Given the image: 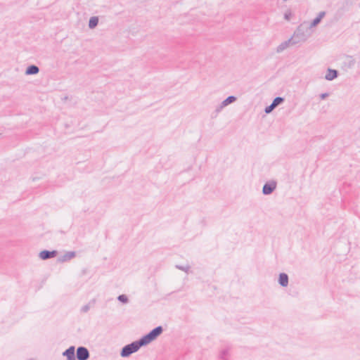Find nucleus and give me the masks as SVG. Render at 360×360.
Segmentation results:
<instances>
[{"instance_id":"obj_19","label":"nucleus","mask_w":360,"mask_h":360,"mask_svg":"<svg viewBox=\"0 0 360 360\" xmlns=\"http://www.w3.org/2000/svg\"><path fill=\"white\" fill-rule=\"evenodd\" d=\"M176 267L180 270H182V271L186 272V273H188L190 269V266L188 265H187V266L176 265Z\"/></svg>"},{"instance_id":"obj_22","label":"nucleus","mask_w":360,"mask_h":360,"mask_svg":"<svg viewBox=\"0 0 360 360\" xmlns=\"http://www.w3.org/2000/svg\"><path fill=\"white\" fill-rule=\"evenodd\" d=\"M328 96V93H323V94H321L320 95V98H321V99H325V98H326Z\"/></svg>"},{"instance_id":"obj_8","label":"nucleus","mask_w":360,"mask_h":360,"mask_svg":"<svg viewBox=\"0 0 360 360\" xmlns=\"http://www.w3.org/2000/svg\"><path fill=\"white\" fill-rule=\"evenodd\" d=\"M292 39L290 38L287 41L282 42L276 49L277 53H281L286 49L290 44H295V41H292Z\"/></svg>"},{"instance_id":"obj_12","label":"nucleus","mask_w":360,"mask_h":360,"mask_svg":"<svg viewBox=\"0 0 360 360\" xmlns=\"http://www.w3.org/2000/svg\"><path fill=\"white\" fill-rule=\"evenodd\" d=\"M278 283L282 287H286L288 285V276L285 273L279 274Z\"/></svg>"},{"instance_id":"obj_18","label":"nucleus","mask_w":360,"mask_h":360,"mask_svg":"<svg viewBox=\"0 0 360 360\" xmlns=\"http://www.w3.org/2000/svg\"><path fill=\"white\" fill-rule=\"evenodd\" d=\"M292 17V12L290 10H288L284 13V18L285 20L289 21L291 19Z\"/></svg>"},{"instance_id":"obj_20","label":"nucleus","mask_w":360,"mask_h":360,"mask_svg":"<svg viewBox=\"0 0 360 360\" xmlns=\"http://www.w3.org/2000/svg\"><path fill=\"white\" fill-rule=\"evenodd\" d=\"M90 304H87L82 307L81 311L83 313H86L90 309Z\"/></svg>"},{"instance_id":"obj_5","label":"nucleus","mask_w":360,"mask_h":360,"mask_svg":"<svg viewBox=\"0 0 360 360\" xmlns=\"http://www.w3.org/2000/svg\"><path fill=\"white\" fill-rule=\"evenodd\" d=\"M276 188V183L275 181H271L264 185L262 188V193L264 195L271 194Z\"/></svg>"},{"instance_id":"obj_3","label":"nucleus","mask_w":360,"mask_h":360,"mask_svg":"<svg viewBox=\"0 0 360 360\" xmlns=\"http://www.w3.org/2000/svg\"><path fill=\"white\" fill-rule=\"evenodd\" d=\"M78 360H87L89 358V352L84 347H79L76 353Z\"/></svg>"},{"instance_id":"obj_10","label":"nucleus","mask_w":360,"mask_h":360,"mask_svg":"<svg viewBox=\"0 0 360 360\" xmlns=\"http://www.w3.org/2000/svg\"><path fill=\"white\" fill-rule=\"evenodd\" d=\"M230 356V349L228 347L221 349L219 354V358L220 360H229Z\"/></svg>"},{"instance_id":"obj_9","label":"nucleus","mask_w":360,"mask_h":360,"mask_svg":"<svg viewBox=\"0 0 360 360\" xmlns=\"http://www.w3.org/2000/svg\"><path fill=\"white\" fill-rule=\"evenodd\" d=\"M338 76V72L336 70L328 69L325 79L331 81Z\"/></svg>"},{"instance_id":"obj_17","label":"nucleus","mask_w":360,"mask_h":360,"mask_svg":"<svg viewBox=\"0 0 360 360\" xmlns=\"http://www.w3.org/2000/svg\"><path fill=\"white\" fill-rule=\"evenodd\" d=\"M117 300L124 304L129 302L128 297L125 295H120L117 297Z\"/></svg>"},{"instance_id":"obj_13","label":"nucleus","mask_w":360,"mask_h":360,"mask_svg":"<svg viewBox=\"0 0 360 360\" xmlns=\"http://www.w3.org/2000/svg\"><path fill=\"white\" fill-rule=\"evenodd\" d=\"M39 72V68L35 65L28 66L25 70V75H36Z\"/></svg>"},{"instance_id":"obj_1","label":"nucleus","mask_w":360,"mask_h":360,"mask_svg":"<svg viewBox=\"0 0 360 360\" xmlns=\"http://www.w3.org/2000/svg\"><path fill=\"white\" fill-rule=\"evenodd\" d=\"M144 346L140 339L130 344L125 345L121 350L120 356L122 357H128L131 354L137 352L141 347Z\"/></svg>"},{"instance_id":"obj_7","label":"nucleus","mask_w":360,"mask_h":360,"mask_svg":"<svg viewBox=\"0 0 360 360\" xmlns=\"http://www.w3.org/2000/svg\"><path fill=\"white\" fill-rule=\"evenodd\" d=\"M63 355L67 357V360H76L75 347H70L63 353Z\"/></svg>"},{"instance_id":"obj_16","label":"nucleus","mask_w":360,"mask_h":360,"mask_svg":"<svg viewBox=\"0 0 360 360\" xmlns=\"http://www.w3.org/2000/svg\"><path fill=\"white\" fill-rule=\"evenodd\" d=\"M75 256H76L75 252H73V251L68 252L67 253H65L64 255L63 259L62 261L65 262L67 260H70V259L74 258Z\"/></svg>"},{"instance_id":"obj_14","label":"nucleus","mask_w":360,"mask_h":360,"mask_svg":"<svg viewBox=\"0 0 360 360\" xmlns=\"http://www.w3.org/2000/svg\"><path fill=\"white\" fill-rule=\"evenodd\" d=\"M236 101V97L234 96H229L227 97L225 100H224L221 103L222 104V106L224 108L227 106L228 105L235 102Z\"/></svg>"},{"instance_id":"obj_6","label":"nucleus","mask_w":360,"mask_h":360,"mask_svg":"<svg viewBox=\"0 0 360 360\" xmlns=\"http://www.w3.org/2000/svg\"><path fill=\"white\" fill-rule=\"evenodd\" d=\"M57 255H58V251H56V250L49 251V250H45L40 252L39 257L43 260H46V259H49L55 257Z\"/></svg>"},{"instance_id":"obj_21","label":"nucleus","mask_w":360,"mask_h":360,"mask_svg":"<svg viewBox=\"0 0 360 360\" xmlns=\"http://www.w3.org/2000/svg\"><path fill=\"white\" fill-rule=\"evenodd\" d=\"M224 107L222 106V104L221 103L219 106L217 107L215 111L217 113L219 112Z\"/></svg>"},{"instance_id":"obj_4","label":"nucleus","mask_w":360,"mask_h":360,"mask_svg":"<svg viewBox=\"0 0 360 360\" xmlns=\"http://www.w3.org/2000/svg\"><path fill=\"white\" fill-rule=\"evenodd\" d=\"M284 101V98L282 97H276L274 99L271 104L269 106H266L264 109V112L266 114L270 113L276 106L279 104L282 103Z\"/></svg>"},{"instance_id":"obj_2","label":"nucleus","mask_w":360,"mask_h":360,"mask_svg":"<svg viewBox=\"0 0 360 360\" xmlns=\"http://www.w3.org/2000/svg\"><path fill=\"white\" fill-rule=\"evenodd\" d=\"M163 331V328L162 326H158L150 331L148 334L143 336L140 340L143 343V345H146L155 340Z\"/></svg>"},{"instance_id":"obj_11","label":"nucleus","mask_w":360,"mask_h":360,"mask_svg":"<svg viewBox=\"0 0 360 360\" xmlns=\"http://www.w3.org/2000/svg\"><path fill=\"white\" fill-rule=\"evenodd\" d=\"M326 15V12L325 11H321L318 16L314 19V20L311 22L310 25H309V28H312L314 27H316L318 24L320 23V22L321 21L322 18Z\"/></svg>"},{"instance_id":"obj_15","label":"nucleus","mask_w":360,"mask_h":360,"mask_svg":"<svg viewBox=\"0 0 360 360\" xmlns=\"http://www.w3.org/2000/svg\"><path fill=\"white\" fill-rule=\"evenodd\" d=\"M98 23V18L96 16L91 17L89 21V27L90 29H94V27H96L97 26Z\"/></svg>"}]
</instances>
